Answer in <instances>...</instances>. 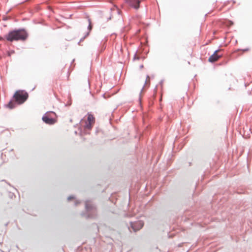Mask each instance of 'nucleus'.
I'll list each match as a JSON object with an SVG mask.
<instances>
[{"label": "nucleus", "mask_w": 252, "mask_h": 252, "mask_svg": "<svg viewBox=\"0 0 252 252\" xmlns=\"http://www.w3.org/2000/svg\"><path fill=\"white\" fill-rule=\"evenodd\" d=\"M27 32L23 29L14 30L10 32L5 35V39L9 41L12 42L17 40H25L28 37Z\"/></svg>", "instance_id": "nucleus-1"}, {"label": "nucleus", "mask_w": 252, "mask_h": 252, "mask_svg": "<svg viewBox=\"0 0 252 252\" xmlns=\"http://www.w3.org/2000/svg\"><path fill=\"white\" fill-rule=\"evenodd\" d=\"M28 97L29 94L28 93L24 90L17 91L13 95L15 101L19 104H21L25 102Z\"/></svg>", "instance_id": "nucleus-2"}, {"label": "nucleus", "mask_w": 252, "mask_h": 252, "mask_svg": "<svg viewBox=\"0 0 252 252\" xmlns=\"http://www.w3.org/2000/svg\"><path fill=\"white\" fill-rule=\"evenodd\" d=\"M95 123V118L93 115L89 114L87 120H82L80 125L86 129H91Z\"/></svg>", "instance_id": "nucleus-3"}, {"label": "nucleus", "mask_w": 252, "mask_h": 252, "mask_svg": "<svg viewBox=\"0 0 252 252\" xmlns=\"http://www.w3.org/2000/svg\"><path fill=\"white\" fill-rule=\"evenodd\" d=\"M51 115H56V114L53 112L46 113V114L42 117L43 121L45 123L49 125H53L55 124L56 120L55 119L49 117V116H51Z\"/></svg>", "instance_id": "nucleus-4"}, {"label": "nucleus", "mask_w": 252, "mask_h": 252, "mask_svg": "<svg viewBox=\"0 0 252 252\" xmlns=\"http://www.w3.org/2000/svg\"><path fill=\"white\" fill-rule=\"evenodd\" d=\"M126 2L127 3V4L135 9H138L139 8L140 3L141 2L140 0H125Z\"/></svg>", "instance_id": "nucleus-5"}, {"label": "nucleus", "mask_w": 252, "mask_h": 252, "mask_svg": "<svg viewBox=\"0 0 252 252\" xmlns=\"http://www.w3.org/2000/svg\"><path fill=\"white\" fill-rule=\"evenodd\" d=\"M220 50H217L215 53L211 56L208 59L209 62L214 63L219 60V59L221 56V55H218V53Z\"/></svg>", "instance_id": "nucleus-6"}, {"label": "nucleus", "mask_w": 252, "mask_h": 252, "mask_svg": "<svg viewBox=\"0 0 252 252\" xmlns=\"http://www.w3.org/2000/svg\"><path fill=\"white\" fill-rule=\"evenodd\" d=\"M131 227L132 228L134 231H136L139 229H140L143 226V222L141 221L137 222L135 223H131Z\"/></svg>", "instance_id": "nucleus-7"}, {"label": "nucleus", "mask_w": 252, "mask_h": 252, "mask_svg": "<svg viewBox=\"0 0 252 252\" xmlns=\"http://www.w3.org/2000/svg\"><path fill=\"white\" fill-rule=\"evenodd\" d=\"M7 106L10 109H12L15 107V103L12 101H10L7 104Z\"/></svg>", "instance_id": "nucleus-8"}, {"label": "nucleus", "mask_w": 252, "mask_h": 252, "mask_svg": "<svg viewBox=\"0 0 252 252\" xmlns=\"http://www.w3.org/2000/svg\"><path fill=\"white\" fill-rule=\"evenodd\" d=\"M88 21H89V26H88V29L89 30V32H90L92 29V23H91V20L89 19Z\"/></svg>", "instance_id": "nucleus-9"}, {"label": "nucleus", "mask_w": 252, "mask_h": 252, "mask_svg": "<svg viewBox=\"0 0 252 252\" xmlns=\"http://www.w3.org/2000/svg\"><path fill=\"white\" fill-rule=\"evenodd\" d=\"M150 77L149 76H147V78H146V81H145V84H149L150 83Z\"/></svg>", "instance_id": "nucleus-10"}, {"label": "nucleus", "mask_w": 252, "mask_h": 252, "mask_svg": "<svg viewBox=\"0 0 252 252\" xmlns=\"http://www.w3.org/2000/svg\"><path fill=\"white\" fill-rule=\"evenodd\" d=\"M73 198V196H69V197H68V200H70L71 199H72Z\"/></svg>", "instance_id": "nucleus-11"}, {"label": "nucleus", "mask_w": 252, "mask_h": 252, "mask_svg": "<svg viewBox=\"0 0 252 252\" xmlns=\"http://www.w3.org/2000/svg\"><path fill=\"white\" fill-rule=\"evenodd\" d=\"M86 208H87L88 210H89L90 209V208H89V205H88V204H86Z\"/></svg>", "instance_id": "nucleus-12"}, {"label": "nucleus", "mask_w": 252, "mask_h": 252, "mask_svg": "<svg viewBox=\"0 0 252 252\" xmlns=\"http://www.w3.org/2000/svg\"><path fill=\"white\" fill-rule=\"evenodd\" d=\"M249 49H243V52H246V51H249Z\"/></svg>", "instance_id": "nucleus-13"}, {"label": "nucleus", "mask_w": 252, "mask_h": 252, "mask_svg": "<svg viewBox=\"0 0 252 252\" xmlns=\"http://www.w3.org/2000/svg\"><path fill=\"white\" fill-rule=\"evenodd\" d=\"M89 32H88V33H87V35H89Z\"/></svg>", "instance_id": "nucleus-14"}]
</instances>
